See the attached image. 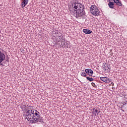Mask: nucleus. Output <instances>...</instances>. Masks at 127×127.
<instances>
[{
	"label": "nucleus",
	"instance_id": "9b49d317",
	"mask_svg": "<svg viewBox=\"0 0 127 127\" xmlns=\"http://www.w3.org/2000/svg\"><path fill=\"white\" fill-rule=\"evenodd\" d=\"M28 3V0H23L21 3L22 7H25V5Z\"/></svg>",
	"mask_w": 127,
	"mask_h": 127
},
{
	"label": "nucleus",
	"instance_id": "412c9836",
	"mask_svg": "<svg viewBox=\"0 0 127 127\" xmlns=\"http://www.w3.org/2000/svg\"><path fill=\"white\" fill-rule=\"evenodd\" d=\"M123 105H124V106H126V105H127V102H124L123 103Z\"/></svg>",
	"mask_w": 127,
	"mask_h": 127
},
{
	"label": "nucleus",
	"instance_id": "a211bd4d",
	"mask_svg": "<svg viewBox=\"0 0 127 127\" xmlns=\"http://www.w3.org/2000/svg\"><path fill=\"white\" fill-rule=\"evenodd\" d=\"M91 85H92V87H94V88L97 87V85H96V84L94 82H92Z\"/></svg>",
	"mask_w": 127,
	"mask_h": 127
},
{
	"label": "nucleus",
	"instance_id": "c85d7f7f",
	"mask_svg": "<svg viewBox=\"0 0 127 127\" xmlns=\"http://www.w3.org/2000/svg\"><path fill=\"white\" fill-rule=\"evenodd\" d=\"M95 116H97L96 114H95Z\"/></svg>",
	"mask_w": 127,
	"mask_h": 127
},
{
	"label": "nucleus",
	"instance_id": "ddd939ff",
	"mask_svg": "<svg viewBox=\"0 0 127 127\" xmlns=\"http://www.w3.org/2000/svg\"><path fill=\"white\" fill-rule=\"evenodd\" d=\"M43 121H44V119H43V117L39 116V118H38L37 122H40V123H43Z\"/></svg>",
	"mask_w": 127,
	"mask_h": 127
},
{
	"label": "nucleus",
	"instance_id": "aec40b11",
	"mask_svg": "<svg viewBox=\"0 0 127 127\" xmlns=\"http://www.w3.org/2000/svg\"><path fill=\"white\" fill-rule=\"evenodd\" d=\"M68 45H69V44L68 43H66L65 46H67V48H68Z\"/></svg>",
	"mask_w": 127,
	"mask_h": 127
},
{
	"label": "nucleus",
	"instance_id": "1a4fd4ad",
	"mask_svg": "<svg viewBox=\"0 0 127 127\" xmlns=\"http://www.w3.org/2000/svg\"><path fill=\"white\" fill-rule=\"evenodd\" d=\"M83 32H84V33L85 34H91V33H92V31L89 29H83Z\"/></svg>",
	"mask_w": 127,
	"mask_h": 127
},
{
	"label": "nucleus",
	"instance_id": "f8f14e48",
	"mask_svg": "<svg viewBox=\"0 0 127 127\" xmlns=\"http://www.w3.org/2000/svg\"><path fill=\"white\" fill-rule=\"evenodd\" d=\"M108 5L110 8H115V3L114 2H111L109 0V3H108Z\"/></svg>",
	"mask_w": 127,
	"mask_h": 127
},
{
	"label": "nucleus",
	"instance_id": "6ab92c4d",
	"mask_svg": "<svg viewBox=\"0 0 127 127\" xmlns=\"http://www.w3.org/2000/svg\"><path fill=\"white\" fill-rule=\"evenodd\" d=\"M63 35V34H62L61 33H60V34L58 35V36L59 37H61Z\"/></svg>",
	"mask_w": 127,
	"mask_h": 127
},
{
	"label": "nucleus",
	"instance_id": "f03ea898",
	"mask_svg": "<svg viewBox=\"0 0 127 127\" xmlns=\"http://www.w3.org/2000/svg\"><path fill=\"white\" fill-rule=\"evenodd\" d=\"M26 119H27L28 122H30L32 124L34 123V110L30 109L27 110L25 115Z\"/></svg>",
	"mask_w": 127,
	"mask_h": 127
},
{
	"label": "nucleus",
	"instance_id": "f3484780",
	"mask_svg": "<svg viewBox=\"0 0 127 127\" xmlns=\"http://www.w3.org/2000/svg\"><path fill=\"white\" fill-rule=\"evenodd\" d=\"M61 39L62 40H64V41H65V37L63 35L61 37Z\"/></svg>",
	"mask_w": 127,
	"mask_h": 127
},
{
	"label": "nucleus",
	"instance_id": "393cba45",
	"mask_svg": "<svg viewBox=\"0 0 127 127\" xmlns=\"http://www.w3.org/2000/svg\"><path fill=\"white\" fill-rule=\"evenodd\" d=\"M5 61H6L5 63H6V62H9V61L8 60H6Z\"/></svg>",
	"mask_w": 127,
	"mask_h": 127
},
{
	"label": "nucleus",
	"instance_id": "9d476101",
	"mask_svg": "<svg viewBox=\"0 0 127 127\" xmlns=\"http://www.w3.org/2000/svg\"><path fill=\"white\" fill-rule=\"evenodd\" d=\"M103 68L105 70H108V69H111V65L109 64L105 63L104 65Z\"/></svg>",
	"mask_w": 127,
	"mask_h": 127
},
{
	"label": "nucleus",
	"instance_id": "6e6552de",
	"mask_svg": "<svg viewBox=\"0 0 127 127\" xmlns=\"http://www.w3.org/2000/svg\"><path fill=\"white\" fill-rule=\"evenodd\" d=\"M115 3H116L118 6H122L123 3H122V1L121 0H113Z\"/></svg>",
	"mask_w": 127,
	"mask_h": 127
},
{
	"label": "nucleus",
	"instance_id": "423d86ee",
	"mask_svg": "<svg viewBox=\"0 0 127 127\" xmlns=\"http://www.w3.org/2000/svg\"><path fill=\"white\" fill-rule=\"evenodd\" d=\"M100 80L105 83H107L108 84L112 82V79L106 77H100Z\"/></svg>",
	"mask_w": 127,
	"mask_h": 127
},
{
	"label": "nucleus",
	"instance_id": "4468645a",
	"mask_svg": "<svg viewBox=\"0 0 127 127\" xmlns=\"http://www.w3.org/2000/svg\"><path fill=\"white\" fill-rule=\"evenodd\" d=\"M59 46H61V47L64 48L65 46V42H63V41H61V44L59 43Z\"/></svg>",
	"mask_w": 127,
	"mask_h": 127
},
{
	"label": "nucleus",
	"instance_id": "20e7f679",
	"mask_svg": "<svg viewBox=\"0 0 127 127\" xmlns=\"http://www.w3.org/2000/svg\"><path fill=\"white\" fill-rule=\"evenodd\" d=\"M5 59V55L4 54L0 52V66H5V62L4 61Z\"/></svg>",
	"mask_w": 127,
	"mask_h": 127
},
{
	"label": "nucleus",
	"instance_id": "0eeeda50",
	"mask_svg": "<svg viewBox=\"0 0 127 127\" xmlns=\"http://www.w3.org/2000/svg\"><path fill=\"white\" fill-rule=\"evenodd\" d=\"M85 72H86V74H88L89 76H93V74L94 73V71H93V70L90 68L85 69Z\"/></svg>",
	"mask_w": 127,
	"mask_h": 127
},
{
	"label": "nucleus",
	"instance_id": "39448f33",
	"mask_svg": "<svg viewBox=\"0 0 127 127\" xmlns=\"http://www.w3.org/2000/svg\"><path fill=\"white\" fill-rule=\"evenodd\" d=\"M40 113L37 111V110H34V121H32L33 122V124H36L37 123V121H38V118H39V116Z\"/></svg>",
	"mask_w": 127,
	"mask_h": 127
},
{
	"label": "nucleus",
	"instance_id": "f257e3e1",
	"mask_svg": "<svg viewBox=\"0 0 127 127\" xmlns=\"http://www.w3.org/2000/svg\"><path fill=\"white\" fill-rule=\"evenodd\" d=\"M78 2H79V1L77 0L72 1V5L73 8H72V10H70L71 14L75 15L76 18L81 17L86 14L85 11H84V5Z\"/></svg>",
	"mask_w": 127,
	"mask_h": 127
},
{
	"label": "nucleus",
	"instance_id": "b1692460",
	"mask_svg": "<svg viewBox=\"0 0 127 127\" xmlns=\"http://www.w3.org/2000/svg\"><path fill=\"white\" fill-rule=\"evenodd\" d=\"M100 113H101V111H98V112H97V115H99V114H100Z\"/></svg>",
	"mask_w": 127,
	"mask_h": 127
},
{
	"label": "nucleus",
	"instance_id": "cd10ccee",
	"mask_svg": "<svg viewBox=\"0 0 127 127\" xmlns=\"http://www.w3.org/2000/svg\"><path fill=\"white\" fill-rule=\"evenodd\" d=\"M7 60H9V58L8 57H7Z\"/></svg>",
	"mask_w": 127,
	"mask_h": 127
},
{
	"label": "nucleus",
	"instance_id": "5701e85b",
	"mask_svg": "<svg viewBox=\"0 0 127 127\" xmlns=\"http://www.w3.org/2000/svg\"><path fill=\"white\" fill-rule=\"evenodd\" d=\"M60 34V32L58 31V32H57V34H58V35H59Z\"/></svg>",
	"mask_w": 127,
	"mask_h": 127
},
{
	"label": "nucleus",
	"instance_id": "4be33fe9",
	"mask_svg": "<svg viewBox=\"0 0 127 127\" xmlns=\"http://www.w3.org/2000/svg\"><path fill=\"white\" fill-rule=\"evenodd\" d=\"M94 112H95V113H97V114H98V110H97V109L95 110Z\"/></svg>",
	"mask_w": 127,
	"mask_h": 127
},
{
	"label": "nucleus",
	"instance_id": "2eb2a0df",
	"mask_svg": "<svg viewBox=\"0 0 127 127\" xmlns=\"http://www.w3.org/2000/svg\"><path fill=\"white\" fill-rule=\"evenodd\" d=\"M86 79H87V80L89 81V82H93V81H94V78H93L92 77H90L89 76H87Z\"/></svg>",
	"mask_w": 127,
	"mask_h": 127
},
{
	"label": "nucleus",
	"instance_id": "dca6fc26",
	"mask_svg": "<svg viewBox=\"0 0 127 127\" xmlns=\"http://www.w3.org/2000/svg\"><path fill=\"white\" fill-rule=\"evenodd\" d=\"M81 76H82V77H86L87 74L85 72H81Z\"/></svg>",
	"mask_w": 127,
	"mask_h": 127
},
{
	"label": "nucleus",
	"instance_id": "bb28decb",
	"mask_svg": "<svg viewBox=\"0 0 127 127\" xmlns=\"http://www.w3.org/2000/svg\"><path fill=\"white\" fill-rule=\"evenodd\" d=\"M95 110H96L95 108H93V110L95 111Z\"/></svg>",
	"mask_w": 127,
	"mask_h": 127
},
{
	"label": "nucleus",
	"instance_id": "7ed1b4c3",
	"mask_svg": "<svg viewBox=\"0 0 127 127\" xmlns=\"http://www.w3.org/2000/svg\"><path fill=\"white\" fill-rule=\"evenodd\" d=\"M90 12L93 15H95V16H99V15H100V13L101 12L96 5H92L91 6L90 8Z\"/></svg>",
	"mask_w": 127,
	"mask_h": 127
},
{
	"label": "nucleus",
	"instance_id": "a878e982",
	"mask_svg": "<svg viewBox=\"0 0 127 127\" xmlns=\"http://www.w3.org/2000/svg\"><path fill=\"white\" fill-rule=\"evenodd\" d=\"M111 85H112V86H114V82H111Z\"/></svg>",
	"mask_w": 127,
	"mask_h": 127
}]
</instances>
